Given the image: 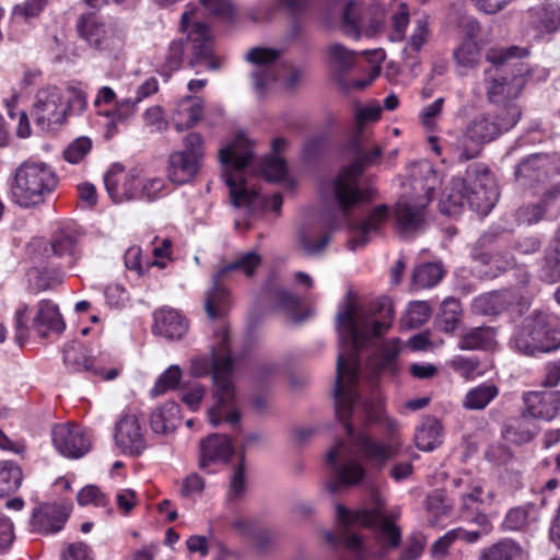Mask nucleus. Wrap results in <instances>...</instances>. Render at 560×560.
<instances>
[{
    "label": "nucleus",
    "instance_id": "nucleus-1",
    "mask_svg": "<svg viewBox=\"0 0 560 560\" xmlns=\"http://www.w3.org/2000/svg\"><path fill=\"white\" fill-rule=\"evenodd\" d=\"M393 316L394 310L389 302L382 305L380 315L351 300L339 306L336 316L339 345L335 384L336 416L351 438L354 429L349 422V416L354 405L364 420L382 424L389 438H396L395 433L399 429L398 422L385 413L381 401H360L357 388L360 377L359 350L386 334L392 327Z\"/></svg>",
    "mask_w": 560,
    "mask_h": 560
},
{
    "label": "nucleus",
    "instance_id": "nucleus-2",
    "mask_svg": "<svg viewBox=\"0 0 560 560\" xmlns=\"http://www.w3.org/2000/svg\"><path fill=\"white\" fill-rule=\"evenodd\" d=\"M233 365L226 329L218 334V345L211 348L209 355H198L190 361V374L192 376L203 377L210 373L212 375V395L215 402L208 409V418L214 427L222 423L235 425L241 420L232 380Z\"/></svg>",
    "mask_w": 560,
    "mask_h": 560
},
{
    "label": "nucleus",
    "instance_id": "nucleus-3",
    "mask_svg": "<svg viewBox=\"0 0 560 560\" xmlns=\"http://www.w3.org/2000/svg\"><path fill=\"white\" fill-rule=\"evenodd\" d=\"M254 158L250 141L243 135L221 148L219 160L222 164V177L229 188L231 201L236 208H245L254 211L264 207L279 213L282 207V197L273 194L271 197L260 195L253 184V176H249L247 167Z\"/></svg>",
    "mask_w": 560,
    "mask_h": 560
},
{
    "label": "nucleus",
    "instance_id": "nucleus-4",
    "mask_svg": "<svg viewBox=\"0 0 560 560\" xmlns=\"http://www.w3.org/2000/svg\"><path fill=\"white\" fill-rule=\"evenodd\" d=\"M527 55L526 49L516 46L510 48H491L486 59L495 69L486 71L485 86L490 103L503 112L506 107L518 106L515 100L521 95L525 84L527 67L517 60Z\"/></svg>",
    "mask_w": 560,
    "mask_h": 560
},
{
    "label": "nucleus",
    "instance_id": "nucleus-5",
    "mask_svg": "<svg viewBox=\"0 0 560 560\" xmlns=\"http://www.w3.org/2000/svg\"><path fill=\"white\" fill-rule=\"evenodd\" d=\"M499 198L495 180L483 165H471L465 177L453 178L441 199V210L455 215L468 206L472 211L487 215Z\"/></svg>",
    "mask_w": 560,
    "mask_h": 560
},
{
    "label": "nucleus",
    "instance_id": "nucleus-6",
    "mask_svg": "<svg viewBox=\"0 0 560 560\" xmlns=\"http://www.w3.org/2000/svg\"><path fill=\"white\" fill-rule=\"evenodd\" d=\"M364 143L365 136H360L359 141L357 136H353L352 145L357 160L323 187L324 197L338 207L342 218H346L353 207L371 198L370 190L359 187V178L364 167L374 164L381 156L382 149L375 145L371 152H365Z\"/></svg>",
    "mask_w": 560,
    "mask_h": 560
},
{
    "label": "nucleus",
    "instance_id": "nucleus-7",
    "mask_svg": "<svg viewBox=\"0 0 560 560\" xmlns=\"http://www.w3.org/2000/svg\"><path fill=\"white\" fill-rule=\"evenodd\" d=\"M57 184V175L48 164L25 161L15 171L11 185L12 199L23 208L39 205L55 190Z\"/></svg>",
    "mask_w": 560,
    "mask_h": 560
},
{
    "label": "nucleus",
    "instance_id": "nucleus-8",
    "mask_svg": "<svg viewBox=\"0 0 560 560\" xmlns=\"http://www.w3.org/2000/svg\"><path fill=\"white\" fill-rule=\"evenodd\" d=\"M417 171L424 176V183L412 173L410 186L412 195L401 196L395 208V221L399 230L410 232L419 229L423 222L424 208L432 199V191L435 188L436 174L429 163L422 162L417 165Z\"/></svg>",
    "mask_w": 560,
    "mask_h": 560
},
{
    "label": "nucleus",
    "instance_id": "nucleus-9",
    "mask_svg": "<svg viewBox=\"0 0 560 560\" xmlns=\"http://www.w3.org/2000/svg\"><path fill=\"white\" fill-rule=\"evenodd\" d=\"M522 116L520 106H510L503 112L495 110L494 114H480L474 117L468 124L465 139L472 142V147L458 149V159L468 161L476 158L479 147L490 142L501 133L512 129Z\"/></svg>",
    "mask_w": 560,
    "mask_h": 560
},
{
    "label": "nucleus",
    "instance_id": "nucleus-10",
    "mask_svg": "<svg viewBox=\"0 0 560 560\" xmlns=\"http://www.w3.org/2000/svg\"><path fill=\"white\" fill-rule=\"evenodd\" d=\"M281 50L267 47H254L246 54V60L254 66L250 73L253 89L258 95H264L282 74L281 80L287 89H294L303 77V72L293 67L277 63Z\"/></svg>",
    "mask_w": 560,
    "mask_h": 560
},
{
    "label": "nucleus",
    "instance_id": "nucleus-11",
    "mask_svg": "<svg viewBox=\"0 0 560 560\" xmlns=\"http://www.w3.org/2000/svg\"><path fill=\"white\" fill-rule=\"evenodd\" d=\"M511 343L524 354L551 352L560 348V330L551 327L547 314L534 312L524 319Z\"/></svg>",
    "mask_w": 560,
    "mask_h": 560
},
{
    "label": "nucleus",
    "instance_id": "nucleus-12",
    "mask_svg": "<svg viewBox=\"0 0 560 560\" xmlns=\"http://www.w3.org/2000/svg\"><path fill=\"white\" fill-rule=\"evenodd\" d=\"M261 264V257L256 252L238 255L234 261L222 267L212 278V285L206 292L205 310L211 319L223 316L231 306L230 292L223 287L229 273L233 271L252 276Z\"/></svg>",
    "mask_w": 560,
    "mask_h": 560
},
{
    "label": "nucleus",
    "instance_id": "nucleus-13",
    "mask_svg": "<svg viewBox=\"0 0 560 560\" xmlns=\"http://www.w3.org/2000/svg\"><path fill=\"white\" fill-rule=\"evenodd\" d=\"M371 495L375 506L370 511L353 512L340 504L337 505L336 517L338 522L345 529L351 526L377 527L383 541L392 548L398 547L401 540L400 529L386 516L383 498L374 489H372Z\"/></svg>",
    "mask_w": 560,
    "mask_h": 560
},
{
    "label": "nucleus",
    "instance_id": "nucleus-14",
    "mask_svg": "<svg viewBox=\"0 0 560 560\" xmlns=\"http://www.w3.org/2000/svg\"><path fill=\"white\" fill-rule=\"evenodd\" d=\"M77 28L91 48L117 55L125 46V32L115 22L104 20L95 14L81 15L77 22Z\"/></svg>",
    "mask_w": 560,
    "mask_h": 560
},
{
    "label": "nucleus",
    "instance_id": "nucleus-15",
    "mask_svg": "<svg viewBox=\"0 0 560 560\" xmlns=\"http://www.w3.org/2000/svg\"><path fill=\"white\" fill-rule=\"evenodd\" d=\"M69 113L70 105L66 101L62 89L56 85H46L36 91L32 116L42 130L49 131L62 125Z\"/></svg>",
    "mask_w": 560,
    "mask_h": 560
},
{
    "label": "nucleus",
    "instance_id": "nucleus-16",
    "mask_svg": "<svg viewBox=\"0 0 560 560\" xmlns=\"http://www.w3.org/2000/svg\"><path fill=\"white\" fill-rule=\"evenodd\" d=\"M197 9H190L182 15V30L187 33L188 44L191 50L189 65H205L210 70H219L221 61L213 56L212 36L208 26L197 20Z\"/></svg>",
    "mask_w": 560,
    "mask_h": 560
},
{
    "label": "nucleus",
    "instance_id": "nucleus-17",
    "mask_svg": "<svg viewBox=\"0 0 560 560\" xmlns=\"http://www.w3.org/2000/svg\"><path fill=\"white\" fill-rule=\"evenodd\" d=\"M337 220L327 212L305 219L296 229L298 247L308 256L320 254L330 241Z\"/></svg>",
    "mask_w": 560,
    "mask_h": 560
},
{
    "label": "nucleus",
    "instance_id": "nucleus-18",
    "mask_svg": "<svg viewBox=\"0 0 560 560\" xmlns=\"http://www.w3.org/2000/svg\"><path fill=\"white\" fill-rule=\"evenodd\" d=\"M108 359V355L103 353L93 355L91 350L77 341L68 343L63 349V363L70 372H88L105 380H114L118 371H105Z\"/></svg>",
    "mask_w": 560,
    "mask_h": 560
},
{
    "label": "nucleus",
    "instance_id": "nucleus-19",
    "mask_svg": "<svg viewBox=\"0 0 560 560\" xmlns=\"http://www.w3.org/2000/svg\"><path fill=\"white\" fill-rule=\"evenodd\" d=\"M327 463L334 466L336 479L330 482L329 490L338 491L341 486H355L364 477L362 465L351 457L350 448L342 442H338L326 455Z\"/></svg>",
    "mask_w": 560,
    "mask_h": 560
},
{
    "label": "nucleus",
    "instance_id": "nucleus-20",
    "mask_svg": "<svg viewBox=\"0 0 560 560\" xmlns=\"http://www.w3.org/2000/svg\"><path fill=\"white\" fill-rule=\"evenodd\" d=\"M551 173H560V154L536 153L517 164L515 179L522 186H532Z\"/></svg>",
    "mask_w": 560,
    "mask_h": 560
},
{
    "label": "nucleus",
    "instance_id": "nucleus-21",
    "mask_svg": "<svg viewBox=\"0 0 560 560\" xmlns=\"http://www.w3.org/2000/svg\"><path fill=\"white\" fill-rule=\"evenodd\" d=\"M51 440L56 450L69 458H80L91 447V440L84 429L71 423L56 424L51 430Z\"/></svg>",
    "mask_w": 560,
    "mask_h": 560
},
{
    "label": "nucleus",
    "instance_id": "nucleus-22",
    "mask_svg": "<svg viewBox=\"0 0 560 560\" xmlns=\"http://www.w3.org/2000/svg\"><path fill=\"white\" fill-rule=\"evenodd\" d=\"M389 218V210L385 205L374 207L368 215L360 220L349 223L350 238L348 246L351 250L362 248L372 238L382 232Z\"/></svg>",
    "mask_w": 560,
    "mask_h": 560
},
{
    "label": "nucleus",
    "instance_id": "nucleus-23",
    "mask_svg": "<svg viewBox=\"0 0 560 560\" xmlns=\"http://www.w3.org/2000/svg\"><path fill=\"white\" fill-rule=\"evenodd\" d=\"M115 444L125 454L138 455L147 446L144 429L136 412H125L115 427Z\"/></svg>",
    "mask_w": 560,
    "mask_h": 560
},
{
    "label": "nucleus",
    "instance_id": "nucleus-24",
    "mask_svg": "<svg viewBox=\"0 0 560 560\" xmlns=\"http://www.w3.org/2000/svg\"><path fill=\"white\" fill-rule=\"evenodd\" d=\"M104 185L115 203L137 199L140 196V177L136 170L128 173L121 165H113L104 176Z\"/></svg>",
    "mask_w": 560,
    "mask_h": 560
},
{
    "label": "nucleus",
    "instance_id": "nucleus-25",
    "mask_svg": "<svg viewBox=\"0 0 560 560\" xmlns=\"http://www.w3.org/2000/svg\"><path fill=\"white\" fill-rule=\"evenodd\" d=\"M71 510L69 503H46L35 508L30 520L31 532L44 535L60 532Z\"/></svg>",
    "mask_w": 560,
    "mask_h": 560
},
{
    "label": "nucleus",
    "instance_id": "nucleus-26",
    "mask_svg": "<svg viewBox=\"0 0 560 560\" xmlns=\"http://www.w3.org/2000/svg\"><path fill=\"white\" fill-rule=\"evenodd\" d=\"M523 418L551 421L560 411V390L542 389L523 394Z\"/></svg>",
    "mask_w": 560,
    "mask_h": 560
},
{
    "label": "nucleus",
    "instance_id": "nucleus-27",
    "mask_svg": "<svg viewBox=\"0 0 560 560\" xmlns=\"http://www.w3.org/2000/svg\"><path fill=\"white\" fill-rule=\"evenodd\" d=\"M234 452L231 440L223 434H211L199 445L198 467L208 469L212 464L226 463Z\"/></svg>",
    "mask_w": 560,
    "mask_h": 560
},
{
    "label": "nucleus",
    "instance_id": "nucleus-28",
    "mask_svg": "<svg viewBox=\"0 0 560 560\" xmlns=\"http://www.w3.org/2000/svg\"><path fill=\"white\" fill-rule=\"evenodd\" d=\"M152 330L170 340L182 339L188 330L187 319L176 310L162 307L153 314Z\"/></svg>",
    "mask_w": 560,
    "mask_h": 560
},
{
    "label": "nucleus",
    "instance_id": "nucleus-29",
    "mask_svg": "<svg viewBox=\"0 0 560 560\" xmlns=\"http://www.w3.org/2000/svg\"><path fill=\"white\" fill-rule=\"evenodd\" d=\"M203 102L199 97L185 96L176 102L171 121L176 131L182 132L194 128L202 118Z\"/></svg>",
    "mask_w": 560,
    "mask_h": 560
},
{
    "label": "nucleus",
    "instance_id": "nucleus-30",
    "mask_svg": "<svg viewBox=\"0 0 560 560\" xmlns=\"http://www.w3.org/2000/svg\"><path fill=\"white\" fill-rule=\"evenodd\" d=\"M355 445L365 459L374 465L383 466L398 453L400 442L398 438H388L386 443H382L360 434L355 439Z\"/></svg>",
    "mask_w": 560,
    "mask_h": 560
},
{
    "label": "nucleus",
    "instance_id": "nucleus-31",
    "mask_svg": "<svg viewBox=\"0 0 560 560\" xmlns=\"http://www.w3.org/2000/svg\"><path fill=\"white\" fill-rule=\"evenodd\" d=\"M33 328L43 338L50 331L61 332L65 329V322L57 304L49 300L40 301L37 304V313L33 319Z\"/></svg>",
    "mask_w": 560,
    "mask_h": 560
},
{
    "label": "nucleus",
    "instance_id": "nucleus-32",
    "mask_svg": "<svg viewBox=\"0 0 560 560\" xmlns=\"http://www.w3.org/2000/svg\"><path fill=\"white\" fill-rule=\"evenodd\" d=\"M528 22L536 31L537 37L556 32L560 24V8L555 3H547L528 11Z\"/></svg>",
    "mask_w": 560,
    "mask_h": 560
},
{
    "label": "nucleus",
    "instance_id": "nucleus-33",
    "mask_svg": "<svg viewBox=\"0 0 560 560\" xmlns=\"http://www.w3.org/2000/svg\"><path fill=\"white\" fill-rule=\"evenodd\" d=\"M467 36L454 50L453 56L458 66L472 68L479 62L481 56V48L478 40L476 39L480 27L479 24L475 21H470L467 24Z\"/></svg>",
    "mask_w": 560,
    "mask_h": 560
},
{
    "label": "nucleus",
    "instance_id": "nucleus-34",
    "mask_svg": "<svg viewBox=\"0 0 560 560\" xmlns=\"http://www.w3.org/2000/svg\"><path fill=\"white\" fill-rule=\"evenodd\" d=\"M179 423V406L174 401H167L155 408L150 416V427L156 434L173 433Z\"/></svg>",
    "mask_w": 560,
    "mask_h": 560
},
{
    "label": "nucleus",
    "instance_id": "nucleus-35",
    "mask_svg": "<svg viewBox=\"0 0 560 560\" xmlns=\"http://www.w3.org/2000/svg\"><path fill=\"white\" fill-rule=\"evenodd\" d=\"M202 163L174 151L168 158L167 175L172 183H189L198 174Z\"/></svg>",
    "mask_w": 560,
    "mask_h": 560
},
{
    "label": "nucleus",
    "instance_id": "nucleus-36",
    "mask_svg": "<svg viewBox=\"0 0 560 560\" xmlns=\"http://www.w3.org/2000/svg\"><path fill=\"white\" fill-rule=\"evenodd\" d=\"M458 498L463 511L477 512L494 503L497 494L493 490L485 491L479 481L472 482L466 490L459 491Z\"/></svg>",
    "mask_w": 560,
    "mask_h": 560
},
{
    "label": "nucleus",
    "instance_id": "nucleus-37",
    "mask_svg": "<svg viewBox=\"0 0 560 560\" xmlns=\"http://www.w3.org/2000/svg\"><path fill=\"white\" fill-rule=\"evenodd\" d=\"M442 436L441 422L435 418H428L418 427L415 442L419 450L430 452L442 443Z\"/></svg>",
    "mask_w": 560,
    "mask_h": 560
},
{
    "label": "nucleus",
    "instance_id": "nucleus-38",
    "mask_svg": "<svg viewBox=\"0 0 560 560\" xmlns=\"http://www.w3.org/2000/svg\"><path fill=\"white\" fill-rule=\"evenodd\" d=\"M539 510L533 503L511 509L504 520L503 526L508 530H521L537 522Z\"/></svg>",
    "mask_w": 560,
    "mask_h": 560
},
{
    "label": "nucleus",
    "instance_id": "nucleus-39",
    "mask_svg": "<svg viewBox=\"0 0 560 560\" xmlns=\"http://www.w3.org/2000/svg\"><path fill=\"white\" fill-rule=\"evenodd\" d=\"M495 343L494 330L490 327H476L466 331L459 340L462 350H487Z\"/></svg>",
    "mask_w": 560,
    "mask_h": 560
},
{
    "label": "nucleus",
    "instance_id": "nucleus-40",
    "mask_svg": "<svg viewBox=\"0 0 560 560\" xmlns=\"http://www.w3.org/2000/svg\"><path fill=\"white\" fill-rule=\"evenodd\" d=\"M522 553L518 542L504 538L482 549L480 560H517Z\"/></svg>",
    "mask_w": 560,
    "mask_h": 560
},
{
    "label": "nucleus",
    "instance_id": "nucleus-41",
    "mask_svg": "<svg viewBox=\"0 0 560 560\" xmlns=\"http://www.w3.org/2000/svg\"><path fill=\"white\" fill-rule=\"evenodd\" d=\"M498 395L499 388L495 385L489 383L480 384L466 393L463 399V407L468 410H481Z\"/></svg>",
    "mask_w": 560,
    "mask_h": 560
},
{
    "label": "nucleus",
    "instance_id": "nucleus-42",
    "mask_svg": "<svg viewBox=\"0 0 560 560\" xmlns=\"http://www.w3.org/2000/svg\"><path fill=\"white\" fill-rule=\"evenodd\" d=\"M444 275L442 266L438 262L419 265L412 275L413 284L420 289H428L436 285Z\"/></svg>",
    "mask_w": 560,
    "mask_h": 560
},
{
    "label": "nucleus",
    "instance_id": "nucleus-43",
    "mask_svg": "<svg viewBox=\"0 0 560 560\" xmlns=\"http://www.w3.org/2000/svg\"><path fill=\"white\" fill-rule=\"evenodd\" d=\"M401 351V345L399 339H392L386 341L381 350L380 358L375 364V373H390L394 374L397 371L396 359Z\"/></svg>",
    "mask_w": 560,
    "mask_h": 560
},
{
    "label": "nucleus",
    "instance_id": "nucleus-44",
    "mask_svg": "<svg viewBox=\"0 0 560 560\" xmlns=\"http://www.w3.org/2000/svg\"><path fill=\"white\" fill-rule=\"evenodd\" d=\"M502 434L508 442L523 445L533 441L537 434V431L533 428H529L525 421L520 418L511 420L504 427Z\"/></svg>",
    "mask_w": 560,
    "mask_h": 560
},
{
    "label": "nucleus",
    "instance_id": "nucleus-45",
    "mask_svg": "<svg viewBox=\"0 0 560 560\" xmlns=\"http://www.w3.org/2000/svg\"><path fill=\"white\" fill-rule=\"evenodd\" d=\"M462 316V306L456 299L447 298L441 306V314L438 325L445 332H453L459 323Z\"/></svg>",
    "mask_w": 560,
    "mask_h": 560
},
{
    "label": "nucleus",
    "instance_id": "nucleus-46",
    "mask_svg": "<svg viewBox=\"0 0 560 560\" xmlns=\"http://www.w3.org/2000/svg\"><path fill=\"white\" fill-rule=\"evenodd\" d=\"M22 482V471L19 466L9 460L0 462V497L14 492Z\"/></svg>",
    "mask_w": 560,
    "mask_h": 560
},
{
    "label": "nucleus",
    "instance_id": "nucleus-47",
    "mask_svg": "<svg viewBox=\"0 0 560 560\" xmlns=\"http://www.w3.org/2000/svg\"><path fill=\"white\" fill-rule=\"evenodd\" d=\"M330 65L339 72L349 71L355 60V52L343 45L334 43L327 48Z\"/></svg>",
    "mask_w": 560,
    "mask_h": 560
},
{
    "label": "nucleus",
    "instance_id": "nucleus-48",
    "mask_svg": "<svg viewBox=\"0 0 560 560\" xmlns=\"http://www.w3.org/2000/svg\"><path fill=\"white\" fill-rule=\"evenodd\" d=\"M271 300L277 311L283 312L294 320H303V318H298L300 299L296 295L287 290L278 289L272 292Z\"/></svg>",
    "mask_w": 560,
    "mask_h": 560
},
{
    "label": "nucleus",
    "instance_id": "nucleus-49",
    "mask_svg": "<svg viewBox=\"0 0 560 560\" xmlns=\"http://www.w3.org/2000/svg\"><path fill=\"white\" fill-rule=\"evenodd\" d=\"M471 307L476 314L495 315L504 308V301L501 294L492 292L474 299Z\"/></svg>",
    "mask_w": 560,
    "mask_h": 560
},
{
    "label": "nucleus",
    "instance_id": "nucleus-50",
    "mask_svg": "<svg viewBox=\"0 0 560 560\" xmlns=\"http://www.w3.org/2000/svg\"><path fill=\"white\" fill-rule=\"evenodd\" d=\"M431 316V308L427 302H411L401 323L407 328H416L424 324Z\"/></svg>",
    "mask_w": 560,
    "mask_h": 560
},
{
    "label": "nucleus",
    "instance_id": "nucleus-51",
    "mask_svg": "<svg viewBox=\"0 0 560 560\" xmlns=\"http://www.w3.org/2000/svg\"><path fill=\"white\" fill-rule=\"evenodd\" d=\"M259 168L261 175L269 182H279L284 178L287 174V164L284 160L275 154H269L262 159Z\"/></svg>",
    "mask_w": 560,
    "mask_h": 560
},
{
    "label": "nucleus",
    "instance_id": "nucleus-52",
    "mask_svg": "<svg viewBox=\"0 0 560 560\" xmlns=\"http://www.w3.org/2000/svg\"><path fill=\"white\" fill-rule=\"evenodd\" d=\"M183 148L176 152L202 163L205 158V139L199 132H189L182 140Z\"/></svg>",
    "mask_w": 560,
    "mask_h": 560
},
{
    "label": "nucleus",
    "instance_id": "nucleus-53",
    "mask_svg": "<svg viewBox=\"0 0 560 560\" xmlns=\"http://www.w3.org/2000/svg\"><path fill=\"white\" fill-rule=\"evenodd\" d=\"M428 521L434 526L440 523L441 518L450 511V505L445 502L444 495L441 492H433L427 497L425 500Z\"/></svg>",
    "mask_w": 560,
    "mask_h": 560
},
{
    "label": "nucleus",
    "instance_id": "nucleus-54",
    "mask_svg": "<svg viewBox=\"0 0 560 560\" xmlns=\"http://www.w3.org/2000/svg\"><path fill=\"white\" fill-rule=\"evenodd\" d=\"M182 378V370L178 365H171L156 380L151 389L152 396H159L170 389H175Z\"/></svg>",
    "mask_w": 560,
    "mask_h": 560
},
{
    "label": "nucleus",
    "instance_id": "nucleus-55",
    "mask_svg": "<svg viewBox=\"0 0 560 560\" xmlns=\"http://www.w3.org/2000/svg\"><path fill=\"white\" fill-rule=\"evenodd\" d=\"M50 0H26L12 9V16L22 21H30L38 18Z\"/></svg>",
    "mask_w": 560,
    "mask_h": 560
},
{
    "label": "nucleus",
    "instance_id": "nucleus-56",
    "mask_svg": "<svg viewBox=\"0 0 560 560\" xmlns=\"http://www.w3.org/2000/svg\"><path fill=\"white\" fill-rule=\"evenodd\" d=\"M382 113V107L377 103H373L366 106H360L357 108L354 114L355 121V130L354 135L357 136V141H359L360 136H365L363 131V126L370 121H376L380 119Z\"/></svg>",
    "mask_w": 560,
    "mask_h": 560
},
{
    "label": "nucleus",
    "instance_id": "nucleus-57",
    "mask_svg": "<svg viewBox=\"0 0 560 560\" xmlns=\"http://www.w3.org/2000/svg\"><path fill=\"white\" fill-rule=\"evenodd\" d=\"M92 141L88 137H79L71 141L63 151V158L71 164L80 163L91 151Z\"/></svg>",
    "mask_w": 560,
    "mask_h": 560
},
{
    "label": "nucleus",
    "instance_id": "nucleus-58",
    "mask_svg": "<svg viewBox=\"0 0 560 560\" xmlns=\"http://www.w3.org/2000/svg\"><path fill=\"white\" fill-rule=\"evenodd\" d=\"M368 56H369V61L371 63V71H370V75L368 79H362V80H353L351 83H350V86L352 89H357V90H363L365 89L369 84H371L378 75H380V72H381V62L384 60L385 58V54L383 50L381 49H375L373 51H369V52H365Z\"/></svg>",
    "mask_w": 560,
    "mask_h": 560
},
{
    "label": "nucleus",
    "instance_id": "nucleus-59",
    "mask_svg": "<svg viewBox=\"0 0 560 560\" xmlns=\"http://www.w3.org/2000/svg\"><path fill=\"white\" fill-rule=\"evenodd\" d=\"M539 277L547 283H555L560 280V255L555 249L546 255L539 270Z\"/></svg>",
    "mask_w": 560,
    "mask_h": 560
},
{
    "label": "nucleus",
    "instance_id": "nucleus-60",
    "mask_svg": "<svg viewBox=\"0 0 560 560\" xmlns=\"http://www.w3.org/2000/svg\"><path fill=\"white\" fill-rule=\"evenodd\" d=\"M75 237L65 230L58 231L51 242H50V249L55 256H66L70 255L74 248L75 245Z\"/></svg>",
    "mask_w": 560,
    "mask_h": 560
},
{
    "label": "nucleus",
    "instance_id": "nucleus-61",
    "mask_svg": "<svg viewBox=\"0 0 560 560\" xmlns=\"http://www.w3.org/2000/svg\"><path fill=\"white\" fill-rule=\"evenodd\" d=\"M246 491V477H245V467L243 462L237 464L234 467L233 475L231 478L230 488L228 491V500H238L241 499Z\"/></svg>",
    "mask_w": 560,
    "mask_h": 560
},
{
    "label": "nucleus",
    "instance_id": "nucleus-62",
    "mask_svg": "<svg viewBox=\"0 0 560 560\" xmlns=\"http://www.w3.org/2000/svg\"><path fill=\"white\" fill-rule=\"evenodd\" d=\"M545 211L546 209L541 202L535 205H526L516 211L515 217L518 223L530 225L540 221L545 214Z\"/></svg>",
    "mask_w": 560,
    "mask_h": 560
},
{
    "label": "nucleus",
    "instance_id": "nucleus-63",
    "mask_svg": "<svg viewBox=\"0 0 560 560\" xmlns=\"http://www.w3.org/2000/svg\"><path fill=\"white\" fill-rule=\"evenodd\" d=\"M124 259L126 268L136 271L139 276L151 268L147 267V259L143 260L142 249L138 246L129 247L125 253Z\"/></svg>",
    "mask_w": 560,
    "mask_h": 560
},
{
    "label": "nucleus",
    "instance_id": "nucleus-64",
    "mask_svg": "<svg viewBox=\"0 0 560 560\" xmlns=\"http://www.w3.org/2000/svg\"><path fill=\"white\" fill-rule=\"evenodd\" d=\"M428 36V22L424 18H420L416 21V25L406 50L409 49L415 52L420 51L423 45L427 43Z\"/></svg>",
    "mask_w": 560,
    "mask_h": 560
}]
</instances>
